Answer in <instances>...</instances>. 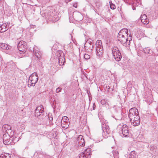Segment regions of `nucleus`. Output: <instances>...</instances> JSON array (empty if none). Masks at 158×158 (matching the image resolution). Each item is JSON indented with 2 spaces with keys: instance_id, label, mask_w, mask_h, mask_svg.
Here are the masks:
<instances>
[{
  "instance_id": "obj_36",
  "label": "nucleus",
  "mask_w": 158,
  "mask_h": 158,
  "mask_svg": "<svg viewBox=\"0 0 158 158\" xmlns=\"http://www.w3.org/2000/svg\"><path fill=\"white\" fill-rule=\"evenodd\" d=\"M56 89H61V88H60V87H58Z\"/></svg>"
},
{
  "instance_id": "obj_1",
  "label": "nucleus",
  "mask_w": 158,
  "mask_h": 158,
  "mask_svg": "<svg viewBox=\"0 0 158 158\" xmlns=\"http://www.w3.org/2000/svg\"><path fill=\"white\" fill-rule=\"evenodd\" d=\"M128 30L125 28L122 29L118 34V40L123 45L127 46L130 44V41L131 40V35L130 34L128 37Z\"/></svg>"
},
{
  "instance_id": "obj_28",
  "label": "nucleus",
  "mask_w": 158,
  "mask_h": 158,
  "mask_svg": "<svg viewBox=\"0 0 158 158\" xmlns=\"http://www.w3.org/2000/svg\"><path fill=\"white\" fill-rule=\"evenodd\" d=\"M79 158H86V156H85V154L83 152L81 153L79 156Z\"/></svg>"
},
{
  "instance_id": "obj_8",
  "label": "nucleus",
  "mask_w": 158,
  "mask_h": 158,
  "mask_svg": "<svg viewBox=\"0 0 158 158\" xmlns=\"http://www.w3.org/2000/svg\"><path fill=\"white\" fill-rule=\"evenodd\" d=\"M38 79V76L37 73L34 72L31 74L29 77L28 83V86H34L36 83L37 82Z\"/></svg>"
},
{
  "instance_id": "obj_3",
  "label": "nucleus",
  "mask_w": 158,
  "mask_h": 158,
  "mask_svg": "<svg viewBox=\"0 0 158 158\" xmlns=\"http://www.w3.org/2000/svg\"><path fill=\"white\" fill-rule=\"evenodd\" d=\"M73 8H70L69 11V19L71 22L74 19L77 21L81 20L83 19V16L78 11H75L73 13L70 11L72 10Z\"/></svg>"
},
{
  "instance_id": "obj_38",
  "label": "nucleus",
  "mask_w": 158,
  "mask_h": 158,
  "mask_svg": "<svg viewBox=\"0 0 158 158\" xmlns=\"http://www.w3.org/2000/svg\"><path fill=\"white\" fill-rule=\"evenodd\" d=\"M1 0H0V1H1Z\"/></svg>"
},
{
  "instance_id": "obj_23",
  "label": "nucleus",
  "mask_w": 158,
  "mask_h": 158,
  "mask_svg": "<svg viewBox=\"0 0 158 158\" xmlns=\"http://www.w3.org/2000/svg\"><path fill=\"white\" fill-rule=\"evenodd\" d=\"M91 149L90 148H88L86 149L83 152L84 154H86V153L88 155H90Z\"/></svg>"
},
{
  "instance_id": "obj_24",
  "label": "nucleus",
  "mask_w": 158,
  "mask_h": 158,
  "mask_svg": "<svg viewBox=\"0 0 158 158\" xmlns=\"http://www.w3.org/2000/svg\"><path fill=\"white\" fill-rule=\"evenodd\" d=\"M109 3L110 8L111 9L114 10L115 9V5L114 4H113L111 2H110Z\"/></svg>"
},
{
  "instance_id": "obj_15",
  "label": "nucleus",
  "mask_w": 158,
  "mask_h": 158,
  "mask_svg": "<svg viewBox=\"0 0 158 158\" xmlns=\"http://www.w3.org/2000/svg\"><path fill=\"white\" fill-rule=\"evenodd\" d=\"M0 27L2 29L1 32L5 31L8 29V27H7V25L6 23H3L2 25L0 26Z\"/></svg>"
},
{
  "instance_id": "obj_11",
  "label": "nucleus",
  "mask_w": 158,
  "mask_h": 158,
  "mask_svg": "<svg viewBox=\"0 0 158 158\" xmlns=\"http://www.w3.org/2000/svg\"><path fill=\"white\" fill-rule=\"evenodd\" d=\"M121 131L123 135L122 137H127L129 136V132L127 126L124 124L123 125L122 127Z\"/></svg>"
},
{
  "instance_id": "obj_2",
  "label": "nucleus",
  "mask_w": 158,
  "mask_h": 158,
  "mask_svg": "<svg viewBox=\"0 0 158 158\" xmlns=\"http://www.w3.org/2000/svg\"><path fill=\"white\" fill-rule=\"evenodd\" d=\"M129 116L131 124L135 126L139 124V117L137 109L135 108L131 109L129 110Z\"/></svg>"
},
{
  "instance_id": "obj_13",
  "label": "nucleus",
  "mask_w": 158,
  "mask_h": 158,
  "mask_svg": "<svg viewBox=\"0 0 158 158\" xmlns=\"http://www.w3.org/2000/svg\"><path fill=\"white\" fill-rule=\"evenodd\" d=\"M0 48L4 50H9L10 49L11 47L10 45L5 43H0Z\"/></svg>"
},
{
  "instance_id": "obj_14",
  "label": "nucleus",
  "mask_w": 158,
  "mask_h": 158,
  "mask_svg": "<svg viewBox=\"0 0 158 158\" xmlns=\"http://www.w3.org/2000/svg\"><path fill=\"white\" fill-rule=\"evenodd\" d=\"M141 21L144 24H147L149 23L148 19L147 18V16L145 14H143L141 16Z\"/></svg>"
},
{
  "instance_id": "obj_27",
  "label": "nucleus",
  "mask_w": 158,
  "mask_h": 158,
  "mask_svg": "<svg viewBox=\"0 0 158 158\" xmlns=\"http://www.w3.org/2000/svg\"><path fill=\"white\" fill-rule=\"evenodd\" d=\"M35 56L38 59H40V58L41 57V56L40 54H39L38 53H35Z\"/></svg>"
},
{
  "instance_id": "obj_10",
  "label": "nucleus",
  "mask_w": 158,
  "mask_h": 158,
  "mask_svg": "<svg viewBox=\"0 0 158 158\" xmlns=\"http://www.w3.org/2000/svg\"><path fill=\"white\" fill-rule=\"evenodd\" d=\"M17 47L19 53L21 54H24L27 50L26 42L23 41H20L18 44Z\"/></svg>"
},
{
  "instance_id": "obj_17",
  "label": "nucleus",
  "mask_w": 158,
  "mask_h": 158,
  "mask_svg": "<svg viewBox=\"0 0 158 158\" xmlns=\"http://www.w3.org/2000/svg\"><path fill=\"white\" fill-rule=\"evenodd\" d=\"M64 122H66V123L68 122V123H69V119L66 116L63 117L61 119V123L63 124V123H64Z\"/></svg>"
},
{
  "instance_id": "obj_16",
  "label": "nucleus",
  "mask_w": 158,
  "mask_h": 158,
  "mask_svg": "<svg viewBox=\"0 0 158 158\" xmlns=\"http://www.w3.org/2000/svg\"><path fill=\"white\" fill-rule=\"evenodd\" d=\"M61 125L62 127L63 128L66 129L68 128L69 126V123H68V122H64L63 123V124H62V123H61Z\"/></svg>"
},
{
  "instance_id": "obj_22",
  "label": "nucleus",
  "mask_w": 158,
  "mask_h": 158,
  "mask_svg": "<svg viewBox=\"0 0 158 158\" xmlns=\"http://www.w3.org/2000/svg\"><path fill=\"white\" fill-rule=\"evenodd\" d=\"M35 115L37 116L40 115H41V114L40 113L42 114V111H40V110H39L38 109H37V108L35 110Z\"/></svg>"
},
{
  "instance_id": "obj_5",
  "label": "nucleus",
  "mask_w": 158,
  "mask_h": 158,
  "mask_svg": "<svg viewBox=\"0 0 158 158\" xmlns=\"http://www.w3.org/2000/svg\"><path fill=\"white\" fill-rule=\"evenodd\" d=\"M96 48V53L97 57L100 59L102 57L103 48L101 41L100 40L97 41Z\"/></svg>"
},
{
  "instance_id": "obj_34",
  "label": "nucleus",
  "mask_w": 158,
  "mask_h": 158,
  "mask_svg": "<svg viewBox=\"0 0 158 158\" xmlns=\"http://www.w3.org/2000/svg\"><path fill=\"white\" fill-rule=\"evenodd\" d=\"M61 89H56V93H59L60 91V90Z\"/></svg>"
},
{
  "instance_id": "obj_12",
  "label": "nucleus",
  "mask_w": 158,
  "mask_h": 158,
  "mask_svg": "<svg viewBox=\"0 0 158 158\" xmlns=\"http://www.w3.org/2000/svg\"><path fill=\"white\" fill-rule=\"evenodd\" d=\"M77 140L78 141V144L81 146H84L85 145V141L83 136L82 135H79L77 139Z\"/></svg>"
},
{
  "instance_id": "obj_31",
  "label": "nucleus",
  "mask_w": 158,
  "mask_h": 158,
  "mask_svg": "<svg viewBox=\"0 0 158 158\" xmlns=\"http://www.w3.org/2000/svg\"><path fill=\"white\" fill-rule=\"evenodd\" d=\"M73 6L75 7V8L77 7V3H75L73 4Z\"/></svg>"
},
{
  "instance_id": "obj_35",
  "label": "nucleus",
  "mask_w": 158,
  "mask_h": 158,
  "mask_svg": "<svg viewBox=\"0 0 158 158\" xmlns=\"http://www.w3.org/2000/svg\"><path fill=\"white\" fill-rule=\"evenodd\" d=\"M95 104H93V110H94L95 109H94V108H95Z\"/></svg>"
},
{
  "instance_id": "obj_33",
  "label": "nucleus",
  "mask_w": 158,
  "mask_h": 158,
  "mask_svg": "<svg viewBox=\"0 0 158 158\" xmlns=\"http://www.w3.org/2000/svg\"><path fill=\"white\" fill-rule=\"evenodd\" d=\"M48 118H49V121H52V120L53 118H52V117H51V116L49 117V116Z\"/></svg>"
},
{
  "instance_id": "obj_29",
  "label": "nucleus",
  "mask_w": 158,
  "mask_h": 158,
  "mask_svg": "<svg viewBox=\"0 0 158 158\" xmlns=\"http://www.w3.org/2000/svg\"><path fill=\"white\" fill-rule=\"evenodd\" d=\"M84 58L86 59H88L90 58V56L89 55L87 54H85L84 56Z\"/></svg>"
},
{
  "instance_id": "obj_30",
  "label": "nucleus",
  "mask_w": 158,
  "mask_h": 158,
  "mask_svg": "<svg viewBox=\"0 0 158 158\" xmlns=\"http://www.w3.org/2000/svg\"><path fill=\"white\" fill-rule=\"evenodd\" d=\"M155 148V146H151L150 147V149L151 150H153Z\"/></svg>"
},
{
  "instance_id": "obj_25",
  "label": "nucleus",
  "mask_w": 158,
  "mask_h": 158,
  "mask_svg": "<svg viewBox=\"0 0 158 158\" xmlns=\"http://www.w3.org/2000/svg\"><path fill=\"white\" fill-rule=\"evenodd\" d=\"M144 52L147 54L150 53V49L148 48H146L143 49Z\"/></svg>"
},
{
  "instance_id": "obj_19",
  "label": "nucleus",
  "mask_w": 158,
  "mask_h": 158,
  "mask_svg": "<svg viewBox=\"0 0 158 158\" xmlns=\"http://www.w3.org/2000/svg\"><path fill=\"white\" fill-rule=\"evenodd\" d=\"M88 44H89L90 46L89 47V48H91V47L92 48H93L94 46L92 44H93L92 40H91V39H89L88 40H87V41H86V43L85 44V45H87Z\"/></svg>"
},
{
  "instance_id": "obj_6",
  "label": "nucleus",
  "mask_w": 158,
  "mask_h": 158,
  "mask_svg": "<svg viewBox=\"0 0 158 158\" xmlns=\"http://www.w3.org/2000/svg\"><path fill=\"white\" fill-rule=\"evenodd\" d=\"M56 57L58 60L59 64L62 66L65 62V58L64 53L61 50H58L56 53Z\"/></svg>"
},
{
  "instance_id": "obj_37",
  "label": "nucleus",
  "mask_w": 158,
  "mask_h": 158,
  "mask_svg": "<svg viewBox=\"0 0 158 158\" xmlns=\"http://www.w3.org/2000/svg\"><path fill=\"white\" fill-rule=\"evenodd\" d=\"M130 84V83H128V85L129 84Z\"/></svg>"
},
{
  "instance_id": "obj_32",
  "label": "nucleus",
  "mask_w": 158,
  "mask_h": 158,
  "mask_svg": "<svg viewBox=\"0 0 158 158\" xmlns=\"http://www.w3.org/2000/svg\"><path fill=\"white\" fill-rule=\"evenodd\" d=\"M85 156H86V158H90V155H88L86 153V154H85Z\"/></svg>"
},
{
  "instance_id": "obj_21",
  "label": "nucleus",
  "mask_w": 158,
  "mask_h": 158,
  "mask_svg": "<svg viewBox=\"0 0 158 158\" xmlns=\"http://www.w3.org/2000/svg\"><path fill=\"white\" fill-rule=\"evenodd\" d=\"M101 103L103 105L106 106V105L109 106L108 104V101L106 99H104L101 100Z\"/></svg>"
},
{
  "instance_id": "obj_20",
  "label": "nucleus",
  "mask_w": 158,
  "mask_h": 158,
  "mask_svg": "<svg viewBox=\"0 0 158 158\" xmlns=\"http://www.w3.org/2000/svg\"><path fill=\"white\" fill-rule=\"evenodd\" d=\"M0 158H10L9 154L8 153L1 154L0 155Z\"/></svg>"
},
{
  "instance_id": "obj_26",
  "label": "nucleus",
  "mask_w": 158,
  "mask_h": 158,
  "mask_svg": "<svg viewBox=\"0 0 158 158\" xmlns=\"http://www.w3.org/2000/svg\"><path fill=\"white\" fill-rule=\"evenodd\" d=\"M37 108L40 111H42V113L44 112V108H42V106H40L37 107Z\"/></svg>"
},
{
  "instance_id": "obj_4",
  "label": "nucleus",
  "mask_w": 158,
  "mask_h": 158,
  "mask_svg": "<svg viewBox=\"0 0 158 158\" xmlns=\"http://www.w3.org/2000/svg\"><path fill=\"white\" fill-rule=\"evenodd\" d=\"M3 127L5 129H7L6 131V133L3 135V143L5 145L10 144L11 142V138H10V135L8 134L9 131L10 130V127L8 125H4Z\"/></svg>"
},
{
  "instance_id": "obj_9",
  "label": "nucleus",
  "mask_w": 158,
  "mask_h": 158,
  "mask_svg": "<svg viewBox=\"0 0 158 158\" xmlns=\"http://www.w3.org/2000/svg\"><path fill=\"white\" fill-rule=\"evenodd\" d=\"M112 51L113 56L115 60L117 61H120L122 56L118 48L114 47L112 48Z\"/></svg>"
},
{
  "instance_id": "obj_7",
  "label": "nucleus",
  "mask_w": 158,
  "mask_h": 158,
  "mask_svg": "<svg viewBox=\"0 0 158 158\" xmlns=\"http://www.w3.org/2000/svg\"><path fill=\"white\" fill-rule=\"evenodd\" d=\"M102 130L103 131L102 136L104 138H106L109 136L110 131L106 121L105 122L104 121H103L102 122Z\"/></svg>"
},
{
  "instance_id": "obj_18",
  "label": "nucleus",
  "mask_w": 158,
  "mask_h": 158,
  "mask_svg": "<svg viewBox=\"0 0 158 158\" xmlns=\"http://www.w3.org/2000/svg\"><path fill=\"white\" fill-rule=\"evenodd\" d=\"M129 158H135L136 155L134 151H131L129 155Z\"/></svg>"
}]
</instances>
